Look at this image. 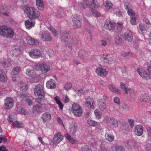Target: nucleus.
Masks as SVG:
<instances>
[{
    "mask_svg": "<svg viewBox=\"0 0 151 151\" xmlns=\"http://www.w3.org/2000/svg\"><path fill=\"white\" fill-rule=\"evenodd\" d=\"M48 29L52 31L53 35L55 36H57L58 35V33L56 29L51 26L48 27Z\"/></svg>",
    "mask_w": 151,
    "mask_h": 151,
    "instance_id": "obj_46",
    "label": "nucleus"
},
{
    "mask_svg": "<svg viewBox=\"0 0 151 151\" xmlns=\"http://www.w3.org/2000/svg\"><path fill=\"white\" fill-rule=\"evenodd\" d=\"M54 99L56 101V103L57 104L61 102L59 97L57 96H56L55 97Z\"/></svg>",
    "mask_w": 151,
    "mask_h": 151,
    "instance_id": "obj_62",
    "label": "nucleus"
},
{
    "mask_svg": "<svg viewBox=\"0 0 151 151\" xmlns=\"http://www.w3.org/2000/svg\"><path fill=\"white\" fill-rule=\"evenodd\" d=\"M85 106L89 109L94 108L95 103L93 99L90 96H88L85 99L84 102Z\"/></svg>",
    "mask_w": 151,
    "mask_h": 151,
    "instance_id": "obj_10",
    "label": "nucleus"
},
{
    "mask_svg": "<svg viewBox=\"0 0 151 151\" xmlns=\"http://www.w3.org/2000/svg\"><path fill=\"white\" fill-rule=\"evenodd\" d=\"M124 7L125 9L127 11L131 9H133V6L130 3L126 2L125 3L124 5Z\"/></svg>",
    "mask_w": 151,
    "mask_h": 151,
    "instance_id": "obj_48",
    "label": "nucleus"
},
{
    "mask_svg": "<svg viewBox=\"0 0 151 151\" xmlns=\"http://www.w3.org/2000/svg\"><path fill=\"white\" fill-rule=\"evenodd\" d=\"M20 89L24 91H26L28 89L27 86L23 83L20 84V85L19 86Z\"/></svg>",
    "mask_w": 151,
    "mask_h": 151,
    "instance_id": "obj_52",
    "label": "nucleus"
},
{
    "mask_svg": "<svg viewBox=\"0 0 151 151\" xmlns=\"http://www.w3.org/2000/svg\"><path fill=\"white\" fill-rule=\"evenodd\" d=\"M41 109V107L39 106H34L33 107V111L34 112H38L40 111V109Z\"/></svg>",
    "mask_w": 151,
    "mask_h": 151,
    "instance_id": "obj_54",
    "label": "nucleus"
},
{
    "mask_svg": "<svg viewBox=\"0 0 151 151\" xmlns=\"http://www.w3.org/2000/svg\"><path fill=\"white\" fill-rule=\"evenodd\" d=\"M24 12L28 17L33 19L38 18L40 16L39 11L35 8L29 6H24Z\"/></svg>",
    "mask_w": 151,
    "mask_h": 151,
    "instance_id": "obj_4",
    "label": "nucleus"
},
{
    "mask_svg": "<svg viewBox=\"0 0 151 151\" xmlns=\"http://www.w3.org/2000/svg\"><path fill=\"white\" fill-rule=\"evenodd\" d=\"M71 111L73 114L77 116H80L82 114V109L80 106L76 103L73 104Z\"/></svg>",
    "mask_w": 151,
    "mask_h": 151,
    "instance_id": "obj_6",
    "label": "nucleus"
},
{
    "mask_svg": "<svg viewBox=\"0 0 151 151\" xmlns=\"http://www.w3.org/2000/svg\"><path fill=\"white\" fill-rule=\"evenodd\" d=\"M105 137L106 139L109 142H112L114 139V136L109 129L106 131Z\"/></svg>",
    "mask_w": 151,
    "mask_h": 151,
    "instance_id": "obj_25",
    "label": "nucleus"
},
{
    "mask_svg": "<svg viewBox=\"0 0 151 151\" xmlns=\"http://www.w3.org/2000/svg\"><path fill=\"white\" fill-rule=\"evenodd\" d=\"M128 122L130 125V126L131 128H132L134 126V120L132 119H128Z\"/></svg>",
    "mask_w": 151,
    "mask_h": 151,
    "instance_id": "obj_59",
    "label": "nucleus"
},
{
    "mask_svg": "<svg viewBox=\"0 0 151 151\" xmlns=\"http://www.w3.org/2000/svg\"><path fill=\"white\" fill-rule=\"evenodd\" d=\"M105 8L106 10L111 9L113 6L112 3L109 1H106L104 3Z\"/></svg>",
    "mask_w": 151,
    "mask_h": 151,
    "instance_id": "obj_33",
    "label": "nucleus"
},
{
    "mask_svg": "<svg viewBox=\"0 0 151 151\" xmlns=\"http://www.w3.org/2000/svg\"><path fill=\"white\" fill-rule=\"evenodd\" d=\"M94 113L96 118L100 119L101 117V112L99 110H95L94 111Z\"/></svg>",
    "mask_w": 151,
    "mask_h": 151,
    "instance_id": "obj_51",
    "label": "nucleus"
},
{
    "mask_svg": "<svg viewBox=\"0 0 151 151\" xmlns=\"http://www.w3.org/2000/svg\"><path fill=\"white\" fill-rule=\"evenodd\" d=\"M7 80V77L5 74L4 70L0 69V82H5Z\"/></svg>",
    "mask_w": 151,
    "mask_h": 151,
    "instance_id": "obj_29",
    "label": "nucleus"
},
{
    "mask_svg": "<svg viewBox=\"0 0 151 151\" xmlns=\"http://www.w3.org/2000/svg\"><path fill=\"white\" fill-rule=\"evenodd\" d=\"M120 86L121 88L124 91L126 94H127V90L129 88H127V85L122 82L121 83Z\"/></svg>",
    "mask_w": 151,
    "mask_h": 151,
    "instance_id": "obj_41",
    "label": "nucleus"
},
{
    "mask_svg": "<svg viewBox=\"0 0 151 151\" xmlns=\"http://www.w3.org/2000/svg\"><path fill=\"white\" fill-rule=\"evenodd\" d=\"M27 42L29 44L37 45L39 44V41L30 36H28L26 38Z\"/></svg>",
    "mask_w": 151,
    "mask_h": 151,
    "instance_id": "obj_21",
    "label": "nucleus"
},
{
    "mask_svg": "<svg viewBox=\"0 0 151 151\" xmlns=\"http://www.w3.org/2000/svg\"><path fill=\"white\" fill-rule=\"evenodd\" d=\"M122 56L124 57H125L128 56H132V54L129 52H122L121 53Z\"/></svg>",
    "mask_w": 151,
    "mask_h": 151,
    "instance_id": "obj_56",
    "label": "nucleus"
},
{
    "mask_svg": "<svg viewBox=\"0 0 151 151\" xmlns=\"http://www.w3.org/2000/svg\"><path fill=\"white\" fill-rule=\"evenodd\" d=\"M96 73L99 76L104 77L108 74V72L106 69L102 68H98L96 69Z\"/></svg>",
    "mask_w": 151,
    "mask_h": 151,
    "instance_id": "obj_18",
    "label": "nucleus"
},
{
    "mask_svg": "<svg viewBox=\"0 0 151 151\" xmlns=\"http://www.w3.org/2000/svg\"><path fill=\"white\" fill-rule=\"evenodd\" d=\"M91 12L92 14H87V15L89 16H91V15L95 17H98L101 16L100 14L97 12L96 10L92 9H91Z\"/></svg>",
    "mask_w": 151,
    "mask_h": 151,
    "instance_id": "obj_36",
    "label": "nucleus"
},
{
    "mask_svg": "<svg viewBox=\"0 0 151 151\" xmlns=\"http://www.w3.org/2000/svg\"><path fill=\"white\" fill-rule=\"evenodd\" d=\"M36 4L38 9L40 10H43L44 9V4L42 0H36Z\"/></svg>",
    "mask_w": 151,
    "mask_h": 151,
    "instance_id": "obj_27",
    "label": "nucleus"
},
{
    "mask_svg": "<svg viewBox=\"0 0 151 151\" xmlns=\"http://www.w3.org/2000/svg\"><path fill=\"white\" fill-rule=\"evenodd\" d=\"M101 44L103 46H105L107 45V43L105 40H102L101 41Z\"/></svg>",
    "mask_w": 151,
    "mask_h": 151,
    "instance_id": "obj_64",
    "label": "nucleus"
},
{
    "mask_svg": "<svg viewBox=\"0 0 151 151\" xmlns=\"http://www.w3.org/2000/svg\"><path fill=\"white\" fill-rule=\"evenodd\" d=\"M61 39L62 41L65 42L67 46L71 49L72 46L74 45H77L80 44V41L71 36L69 34V32H67L65 31L60 32Z\"/></svg>",
    "mask_w": 151,
    "mask_h": 151,
    "instance_id": "obj_1",
    "label": "nucleus"
},
{
    "mask_svg": "<svg viewBox=\"0 0 151 151\" xmlns=\"http://www.w3.org/2000/svg\"><path fill=\"white\" fill-rule=\"evenodd\" d=\"M25 101L27 102L29 106L31 105L32 104V101L31 99H28L27 98H26L25 99Z\"/></svg>",
    "mask_w": 151,
    "mask_h": 151,
    "instance_id": "obj_63",
    "label": "nucleus"
},
{
    "mask_svg": "<svg viewBox=\"0 0 151 151\" xmlns=\"http://www.w3.org/2000/svg\"><path fill=\"white\" fill-rule=\"evenodd\" d=\"M126 40L131 42L133 39V36L131 32L129 30L127 31L124 34Z\"/></svg>",
    "mask_w": 151,
    "mask_h": 151,
    "instance_id": "obj_23",
    "label": "nucleus"
},
{
    "mask_svg": "<svg viewBox=\"0 0 151 151\" xmlns=\"http://www.w3.org/2000/svg\"><path fill=\"white\" fill-rule=\"evenodd\" d=\"M113 151H122V148L121 146H117L115 147Z\"/></svg>",
    "mask_w": 151,
    "mask_h": 151,
    "instance_id": "obj_60",
    "label": "nucleus"
},
{
    "mask_svg": "<svg viewBox=\"0 0 151 151\" xmlns=\"http://www.w3.org/2000/svg\"><path fill=\"white\" fill-rule=\"evenodd\" d=\"M35 70L40 72L42 74L45 73L50 70L49 65L45 63H39L36 64L35 66Z\"/></svg>",
    "mask_w": 151,
    "mask_h": 151,
    "instance_id": "obj_5",
    "label": "nucleus"
},
{
    "mask_svg": "<svg viewBox=\"0 0 151 151\" xmlns=\"http://www.w3.org/2000/svg\"><path fill=\"white\" fill-rule=\"evenodd\" d=\"M14 31L11 27L6 25L0 26V35L7 39L12 38L14 35Z\"/></svg>",
    "mask_w": 151,
    "mask_h": 151,
    "instance_id": "obj_3",
    "label": "nucleus"
},
{
    "mask_svg": "<svg viewBox=\"0 0 151 151\" xmlns=\"http://www.w3.org/2000/svg\"><path fill=\"white\" fill-rule=\"evenodd\" d=\"M10 53L12 56L17 57L20 55L21 51L19 47H16L11 50Z\"/></svg>",
    "mask_w": 151,
    "mask_h": 151,
    "instance_id": "obj_24",
    "label": "nucleus"
},
{
    "mask_svg": "<svg viewBox=\"0 0 151 151\" xmlns=\"http://www.w3.org/2000/svg\"><path fill=\"white\" fill-rule=\"evenodd\" d=\"M12 125L16 127L20 128L22 127H23V124L21 122H19L18 121L13 122L12 123Z\"/></svg>",
    "mask_w": 151,
    "mask_h": 151,
    "instance_id": "obj_38",
    "label": "nucleus"
},
{
    "mask_svg": "<svg viewBox=\"0 0 151 151\" xmlns=\"http://www.w3.org/2000/svg\"><path fill=\"white\" fill-rule=\"evenodd\" d=\"M21 70L20 67L17 66L14 68L11 71V74L13 75H17L19 74Z\"/></svg>",
    "mask_w": 151,
    "mask_h": 151,
    "instance_id": "obj_34",
    "label": "nucleus"
},
{
    "mask_svg": "<svg viewBox=\"0 0 151 151\" xmlns=\"http://www.w3.org/2000/svg\"><path fill=\"white\" fill-rule=\"evenodd\" d=\"M112 119L113 118L110 116H106L105 117L104 120L107 123H109L111 121Z\"/></svg>",
    "mask_w": 151,
    "mask_h": 151,
    "instance_id": "obj_55",
    "label": "nucleus"
},
{
    "mask_svg": "<svg viewBox=\"0 0 151 151\" xmlns=\"http://www.w3.org/2000/svg\"><path fill=\"white\" fill-rule=\"evenodd\" d=\"M35 24V20L33 19H29L25 22V25L27 29H30L34 26Z\"/></svg>",
    "mask_w": 151,
    "mask_h": 151,
    "instance_id": "obj_19",
    "label": "nucleus"
},
{
    "mask_svg": "<svg viewBox=\"0 0 151 151\" xmlns=\"http://www.w3.org/2000/svg\"><path fill=\"white\" fill-rule=\"evenodd\" d=\"M149 28L148 27H147L146 26H145L142 23L139 24V26L138 27V29H139L143 33H145L147 32L148 29Z\"/></svg>",
    "mask_w": 151,
    "mask_h": 151,
    "instance_id": "obj_31",
    "label": "nucleus"
},
{
    "mask_svg": "<svg viewBox=\"0 0 151 151\" xmlns=\"http://www.w3.org/2000/svg\"><path fill=\"white\" fill-rule=\"evenodd\" d=\"M76 93L77 94L78 96H81L84 93L82 89H80L75 91Z\"/></svg>",
    "mask_w": 151,
    "mask_h": 151,
    "instance_id": "obj_58",
    "label": "nucleus"
},
{
    "mask_svg": "<svg viewBox=\"0 0 151 151\" xmlns=\"http://www.w3.org/2000/svg\"><path fill=\"white\" fill-rule=\"evenodd\" d=\"M46 86L48 88L54 89L56 87V83L54 80L51 79L47 82Z\"/></svg>",
    "mask_w": 151,
    "mask_h": 151,
    "instance_id": "obj_22",
    "label": "nucleus"
},
{
    "mask_svg": "<svg viewBox=\"0 0 151 151\" xmlns=\"http://www.w3.org/2000/svg\"><path fill=\"white\" fill-rule=\"evenodd\" d=\"M82 17L80 15H75L73 18V26L74 29L80 27L81 26V21Z\"/></svg>",
    "mask_w": 151,
    "mask_h": 151,
    "instance_id": "obj_8",
    "label": "nucleus"
},
{
    "mask_svg": "<svg viewBox=\"0 0 151 151\" xmlns=\"http://www.w3.org/2000/svg\"><path fill=\"white\" fill-rule=\"evenodd\" d=\"M35 95L38 97L36 99V101L40 104H43L45 100V93L44 88L40 84H37L34 89Z\"/></svg>",
    "mask_w": 151,
    "mask_h": 151,
    "instance_id": "obj_2",
    "label": "nucleus"
},
{
    "mask_svg": "<svg viewBox=\"0 0 151 151\" xmlns=\"http://www.w3.org/2000/svg\"><path fill=\"white\" fill-rule=\"evenodd\" d=\"M72 87V84L70 82H67L65 85L64 88L66 90H69L71 89Z\"/></svg>",
    "mask_w": 151,
    "mask_h": 151,
    "instance_id": "obj_45",
    "label": "nucleus"
},
{
    "mask_svg": "<svg viewBox=\"0 0 151 151\" xmlns=\"http://www.w3.org/2000/svg\"><path fill=\"white\" fill-rule=\"evenodd\" d=\"M17 110L19 111L20 114L22 115H25L26 114V111L25 109L21 107H18Z\"/></svg>",
    "mask_w": 151,
    "mask_h": 151,
    "instance_id": "obj_49",
    "label": "nucleus"
},
{
    "mask_svg": "<svg viewBox=\"0 0 151 151\" xmlns=\"http://www.w3.org/2000/svg\"><path fill=\"white\" fill-rule=\"evenodd\" d=\"M109 89L112 92L115 93H116L118 94H121V91L120 90H116L115 87L112 84H109L108 86Z\"/></svg>",
    "mask_w": 151,
    "mask_h": 151,
    "instance_id": "obj_32",
    "label": "nucleus"
},
{
    "mask_svg": "<svg viewBox=\"0 0 151 151\" xmlns=\"http://www.w3.org/2000/svg\"><path fill=\"white\" fill-rule=\"evenodd\" d=\"M65 137H66L68 140L71 143L74 144L76 142L75 140L68 133H66L65 135Z\"/></svg>",
    "mask_w": 151,
    "mask_h": 151,
    "instance_id": "obj_42",
    "label": "nucleus"
},
{
    "mask_svg": "<svg viewBox=\"0 0 151 151\" xmlns=\"http://www.w3.org/2000/svg\"><path fill=\"white\" fill-rule=\"evenodd\" d=\"M114 103L118 105L120 104V99L118 97H115L114 99Z\"/></svg>",
    "mask_w": 151,
    "mask_h": 151,
    "instance_id": "obj_57",
    "label": "nucleus"
},
{
    "mask_svg": "<svg viewBox=\"0 0 151 151\" xmlns=\"http://www.w3.org/2000/svg\"><path fill=\"white\" fill-rule=\"evenodd\" d=\"M103 97L104 100L99 99L98 100V103L99 108L101 111H104L106 110L107 107L105 103L106 99L107 98V96L104 95Z\"/></svg>",
    "mask_w": 151,
    "mask_h": 151,
    "instance_id": "obj_11",
    "label": "nucleus"
},
{
    "mask_svg": "<svg viewBox=\"0 0 151 151\" xmlns=\"http://www.w3.org/2000/svg\"><path fill=\"white\" fill-rule=\"evenodd\" d=\"M142 102L151 103V97L147 94H144L141 99Z\"/></svg>",
    "mask_w": 151,
    "mask_h": 151,
    "instance_id": "obj_28",
    "label": "nucleus"
},
{
    "mask_svg": "<svg viewBox=\"0 0 151 151\" xmlns=\"http://www.w3.org/2000/svg\"><path fill=\"white\" fill-rule=\"evenodd\" d=\"M40 40L43 41L50 42L52 38L50 34L47 31H40Z\"/></svg>",
    "mask_w": 151,
    "mask_h": 151,
    "instance_id": "obj_7",
    "label": "nucleus"
},
{
    "mask_svg": "<svg viewBox=\"0 0 151 151\" xmlns=\"http://www.w3.org/2000/svg\"><path fill=\"white\" fill-rule=\"evenodd\" d=\"M63 138V136L60 132H57L54 136L53 139V142L56 145L58 144L62 140Z\"/></svg>",
    "mask_w": 151,
    "mask_h": 151,
    "instance_id": "obj_15",
    "label": "nucleus"
},
{
    "mask_svg": "<svg viewBox=\"0 0 151 151\" xmlns=\"http://www.w3.org/2000/svg\"><path fill=\"white\" fill-rule=\"evenodd\" d=\"M137 71L143 79L148 80L150 78V75L145 70L138 68L137 69Z\"/></svg>",
    "mask_w": 151,
    "mask_h": 151,
    "instance_id": "obj_14",
    "label": "nucleus"
},
{
    "mask_svg": "<svg viewBox=\"0 0 151 151\" xmlns=\"http://www.w3.org/2000/svg\"><path fill=\"white\" fill-rule=\"evenodd\" d=\"M130 22L132 25H135L137 23L136 21L137 18L135 16L131 17Z\"/></svg>",
    "mask_w": 151,
    "mask_h": 151,
    "instance_id": "obj_50",
    "label": "nucleus"
},
{
    "mask_svg": "<svg viewBox=\"0 0 151 151\" xmlns=\"http://www.w3.org/2000/svg\"><path fill=\"white\" fill-rule=\"evenodd\" d=\"M135 134L139 136L142 135L143 132V128L142 125L139 124L136 125L134 128Z\"/></svg>",
    "mask_w": 151,
    "mask_h": 151,
    "instance_id": "obj_17",
    "label": "nucleus"
},
{
    "mask_svg": "<svg viewBox=\"0 0 151 151\" xmlns=\"http://www.w3.org/2000/svg\"><path fill=\"white\" fill-rule=\"evenodd\" d=\"M132 9H131L127 11L128 14L130 16V17L135 16V13Z\"/></svg>",
    "mask_w": 151,
    "mask_h": 151,
    "instance_id": "obj_53",
    "label": "nucleus"
},
{
    "mask_svg": "<svg viewBox=\"0 0 151 151\" xmlns=\"http://www.w3.org/2000/svg\"><path fill=\"white\" fill-rule=\"evenodd\" d=\"M115 41L118 44H120L122 41V38L119 35H115Z\"/></svg>",
    "mask_w": 151,
    "mask_h": 151,
    "instance_id": "obj_44",
    "label": "nucleus"
},
{
    "mask_svg": "<svg viewBox=\"0 0 151 151\" xmlns=\"http://www.w3.org/2000/svg\"><path fill=\"white\" fill-rule=\"evenodd\" d=\"M70 133L72 135H74L77 130V127L75 124H71L69 127Z\"/></svg>",
    "mask_w": 151,
    "mask_h": 151,
    "instance_id": "obj_30",
    "label": "nucleus"
},
{
    "mask_svg": "<svg viewBox=\"0 0 151 151\" xmlns=\"http://www.w3.org/2000/svg\"><path fill=\"white\" fill-rule=\"evenodd\" d=\"M92 2L93 4L94 5V8L96 9V8H98V4L97 2V0H92Z\"/></svg>",
    "mask_w": 151,
    "mask_h": 151,
    "instance_id": "obj_61",
    "label": "nucleus"
},
{
    "mask_svg": "<svg viewBox=\"0 0 151 151\" xmlns=\"http://www.w3.org/2000/svg\"><path fill=\"white\" fill-rule=\"evenodd\" d=\"M104 62L109 64L114 63V60L113 59V55H107L106 57L104 58Z\"/></svg>",
    "mask_w": 151,
    "mask_h": 151,
    "instance_id": "obj_26",
    "label": "nucleus"
},
{
    "mask_svg": "<svg viewBox=\"0 0 151 151\" xmlns=\"http://www.w3.org/2000/svg\"><path fill=\"white\" fill-rule=\"evenodd\" d=\"M104 27L106 29L111 31L115 28V24L114 22L107 20L104 22Z\"/></svg>",
    "mask_w": 151,
    "mask_h": 151,
    "instance_id": "obj_13",
    "label": "nucleus"
},
{
    "mask_svg": "<svg viewBox=\"0 0 151 151\" xmlns=\"http://www.w3.org/2000/svg\"><path fill=\"white\" fill-rule=\"evenodd\" d=\"M142 23L143 24L146 26L147 27L149 28L151 27V24L150 21L147 18H145L143 19V23Z\"/></svg>",
    "mask_w": 151,
    "mask_h": 151,
    "instance_id": "obj_43",
    "label": "nucleus"
},
{
    "mask_svg": "<svg viewBox=\"0 0 151 151\" xmlns=\"http://www.w3.org/2000/svg\"><path fill=\"white\" fill-rule=\"evenodd\" d=\"M87 123L89 125L93 127H96L99 125V123L98 122L91 119L87 120Z\"/></svg>",
    "mask_w": 151,
    "mask_h": 151,
    "instance_id": "obj_37",
    "label": "nucleus"
},
{
    "mask_svg": "<svg viewBox=\"0 0 151 151\" xmlns=\"http://www.w3.org/2000/svg\"><path fill=\"white\" fill-rule=\"evenodd\" d=\"M14 101L9 97L6 98L4 101V108L6 109H10L14 105Z\"/></svg>",
    "mask_w": 151,
    "mask_h": 151,
    "instance_id": "obj_12",
    "label": "nucleus"
},
{
    "mask_svg": "<svg viewBox=\"0 0 151 151\" xmlns=\"http://www.w3.org/2000/svg\"><path fill=\"white\" fill-rule=\"evenodd\" d=\"M127 91V94L129 93L130 96L131 98H135L136 97V93L133 89L129 88Z\"/></svg>",
    "mask_w": 151,
    "mask_h": 151,
    "instance_id": "obj_39",
    "label": "nucleus"
},
{
    "mask_svg": "<svg viewBox=\"0 0 151 151\" xmlns=\"http://www.w3.org/2000/svg\"><path fill=\"white\" fill-rule=\"evenodd\" d=\"M1 64L4 67L11 66L14 63V62L10 59L2 58L0 61Z\"/></svg>",
    "mask_w": 151,
    "mask_h": 151,
    "instance_id": "obj_16",
    "label": "nucleus"
},
{
    "mask_svg": "<svg viewBox=\"0 0 151 151\" xmlns=\"http://www.w3.org/2000/svg\"><path fill=\"white\" fill-rule=\"evenodd\" d=\"M111 124L115 128L118 127V124L117 120L116 119L113 117L112 120H111Z\"/></svg>",
    "mask_w": 151,
    "mask_h": 151,
    "instance_id": "obj_47",
    "label": "nucleus"
},
{
    "mask_svg": "<svg viewBox=\"0 0 151 151\" xmlns=\"http://www.w3.org/2000/svg\"><path fill=\"white\" fill-rule=\"evenodd\" d=\"M116 28L119 32H122L123 29V23L122 22H118L116 24Z\"/></svg>",
    "mask_w": 151,
    "mask_h": 151,
    "instance_id": "obj_40",
    "label": "nucleus"
},
{
    "mask_svg": "<svg viewBox=\"0 0 151 151\" xmlns=\"http://www.w3.org/2000/svg\"><path fill=\"white\" fill-rule=\"evenodd\" d=\"M29 54L30 56L33 59L40 58L42 55L41 51L37 49H32L29 51Z\"/></svg>",
    "mask_w": 151,
    "mask_h": 151,
    "instance_id": "obj_9",
    "label": "nucleus"
},
{
    "mask_svg": "<svg viewBox=\"0 0 151 151\" xmlns=\"http://www.w3.org/2000/svg\"><path fill=\"white\" fill-rule=\"evenodd\" d=\"M41 118L43 122L46 123L48 122L51 119V116L50 113L46 112L42 114Z\"/></svg>",
    "mask_w": 151,
    "mask_h": 151,
    "instance_id": "obj_20",
    "label": "nucleus"
},
{
    "mask_svg": "<svg viewBox=\"0 0 151 151\" xmlns=\"http://www.w3.org/2000/svg\"><path fill=\"white\" fill-rule=\"evenodd\" d=\"M26 74L29 76L33 78L34 76L35 72L33 69L28 68L26 71Z\"/></svg>",
    "mask_w": 151,
    "mask_h": 151,
    "instance_id": "obj_35",
    "label": "nucleus"
}]
</instances>
